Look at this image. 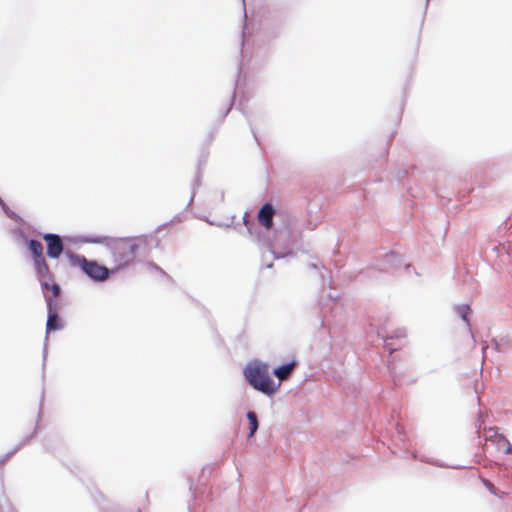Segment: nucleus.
<instances>
[{
	"label": "nucleus",
	"mask_w": 512,
	"mask_h": 512,
	"mask_svg": "<svg viewBox=\"0 0 512 512\" xmlns=\"http://www.w3.org/2000/svg\"><path fill=\"white\" fill-rule=\"evenodd\" d=\"M108 247L114 263V269L111 272H114L134 262L140 247V241L138 238L133 237L112 239L108 243Z\"/></svg>",
	"instance_id": "nucleus-1"
},
{
	"label": "nucleus",
	"mask_w": 512,
	"mask_h": 512,
	"mask_svg": "<svg viewBox=\"0 0 512 512\" xmlns=\"http://www.w3.org/2000/svg\"><path fill=\"white\" fill-rule=\"evenodd\" d=\"M244 375L253 388L266 395L274 394L280 386V383L275 384L271 378L269 366L265 363H255L246 367Z\"/></svg>",
	"instance_id": "nucleus-2"
},
{
	"label": "nucleus",
	"mask_w": 512,
	"mask_h": 512,
	"mask_svg": "<svg viewBox=\"0 0 512 512\" xmlns=\"http://www.w3.org/2000/svg\"><path fill=\"white\" fill-rule=\"evenodd\" d=\"M70 259L74 266L79 267L87 276L95 281H104L109 277V269L98 264L96 261L88 260L81 255H72Z\"/></svg>",
	"instance_id": "nucleus-3"
},
{
	"label": "nucleus",
	"mask_w": 512,
	"mask_h": 512,
	"mask_svg": "<svg viewBox=\"0 0 512 512\" xmlns=\"http://www.w3.org/2000/svg\"><path fill=\"white\" fill-rule=\"evenodd\" d=\"M43 239L47 244V255L50 258H59L63 252V242L59 235L57 234H44Z\"/></svg>",
	"instance_id": "nucleus-4"
},
{
	"label": "nucleus",
	"mask_w": 512,
	"mask_h": 512,
	"mask_svg": "<svg viewBox=\"0 0 512 512\" xmlns=\"http://www.w3.org/2000/svg\"><path fill=\"white\" fill-rule=\"evenodd\" d=\"M486 440L496 444L499 448L504 449L506 454H512V445L504 434L498 432L496 428H488L486 430Z\"/></svg>",
	"instance_id": "nucleus-5"
},
{
	"label": "nucleus",
	"mask_w": 512,
	"mask_h": 512,
	"mask_svg": "<svg viewBox=\"0 0 512 512\" xmlns=\"http://www.w3.org/2000/svg\"><path fill=\"white\" fill-rule=\"evenodd\" d=\"M275 209L271 203H265L258 212V223L267 230L273 227V218L275 216Z\"/></svg>",
	"instance_id": "nucleus-6"
},
{
	"label": "nucleus",
	"mask_w": 512,
	"mask_h": 512,
	"mask_svg": "<svg viewBox=\"0 0 512 512\" xmlns=\"http://www.w3.org/2000/svg\"><path fill=\"white\" fill-rule=\"evenodd\" d=\"M48 305V319L46 324V330L47 333L54 330H59L62 328V325L60 323V319L58 317L57 312L52 308V300H47Z\"/></svg>",
	"instance_id": "nucleus-7"
},
{
	"label": "nucleus",
	"mask_w": 512,
	"mask_h": 512,
	"mask_svg": "<svg viewBox=\"0 0 512 512\" xmlns=\"http://www.w3.org/2000/svg\"><path fill=\"white\" fill-rule=\"evenodd\" d=\"M296 363L294 361L282 365L273 371V374L280 380H286L290 373L294 370Z\"/></svg>",
	"instance_id": "nucleus-8"
},
{
	"label": "nucleus",
	"mask_w": 512,
	"mask_h": 512,
	"mask_svg": "<svg viewBox=\"0 0 512 512\" xmlns=\"http://www.w3.org/2000/svg\"><path fill=\"white\" fill-rule=\"evenodd\" d=\"M28 248H29L30 252L33 255V261L35 259H42V258H44V255H43V245H42V243L40 241L31 239L28 242Z\"/></svg>",
	"instance_id": "nucleus-9"
},
{
	"label": "nucleus",
	"mask_w": 512,
	"mask_h": 512,
	"mask_svg": "<svg viewBox=\"0 0 512 512\" xmlns=\"http://www.w3.org/2000/svg\"><path fill=\"white\" fill-rule=\"evenodd\" d=\"M33 262H34L36 271L41 278H47L50 276V269L45 260V257L42 259H35Z\"/></svg>",
	"instance_id": "nucleus-10"
},
{
	"label": "nucleus",
	"mask_w": 512,
	"mask_h": 512,
	"mask_svg": "<svg viewBox=\"0 0 512 512\" xmlns=\"http://www.w3.org/2000/svg\"><path fill=\"white\" fill-rule=\"evenodd\" d=\"M247 418H248L249 424H250V427H249V429H250L249 437H251V436L254 435V433L258 429V420H257L256 414L253 411H249L247 413Z\"/></svg>",
	"instance_id": "nucleus-11"
},
{
	"label": "nucleus",
	"mask_w": 512,
	"mask_h": 512,
	"mask_svg": "<svg viewBox=\"0 0 512 512\" xmlns=\"http://www.w3.org/2000/svg\"><path fill=\"white\" fill-rule=\"evenodd\" d=\"M456 311L458 315L462 318V320L466 323L467 326H469V319L468 315L471 312V308L469 305H459L456 308Z\"/></svg>",
	"instance_id": "nucleus-12"
},
{
	"label": "nucleus",
	"mask_w": 512,
	"mask_h": 512,
	"mask_svg": "<svg viewBox=\"0 0 512 512\" xmlns=\"http://www.w3.org/2000/svg\"><path fill=\"white\" fill-rule=\"evenodd\" d=\"M42 287L48 291H51L54 298H57L60 294V287L58 284H49L47 282L42 283Z\"/></svg>",
	"instance_id": "nucleus-13"
},
{
	"label": "nucleus",
	"mask_w": 512,
	"mask_h": 512,
	"mask_svg": "<svg viewBox=\"0 0 512 512\" xmlns=\"http://www.w3.org/2000/svg\"><path fill=\"white\" fill-rule=\"evenodd\" d=\"M487 486L492 492H494L495 487L491 483H487Z\"/></svg>",
	"instance_id": "nucleus-14"
}]
</instances>
